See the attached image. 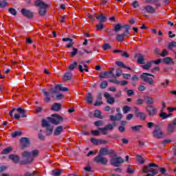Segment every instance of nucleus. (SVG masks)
<instances>
[{
	"label": "nucleus",
	"mask_w": 176,
	"mask_h": 176,
	"mask_svg": "<svg viewBox=\"0 0 176 176\" xmlns=\"http://www.w3.org/2000/svg\"><path fill=\"white\" fill-rule=\"evenodd\" d=\"M6 6H8L6 0L0 1V8H6Z\"/></svg>",
	"instance_id": "obj_48"
},
{
	"label": "nucleus",
	"mask_w": 176,
	"mask_h": 176,
	"mask_svg": "<svg viewBox=\"0 0 176 176\" xmlns=\"http://www.w3.org/2000/svg\"><path fill=\"white\" fill-rule=\"evenodd\" d=\"M78 54V49L73 47V51L70 53L71 57H75Z\"/></svg>",
	"instance_id": "obj_49"
},
{
	"label": "nucleus",
	"mask_w": 176,
	"mask_h": 176,
	"mask_svg": "<svg viewBox=\"0 0 176 176\" xmlns=\"http://www.w3.org/2000/svg\"><path fill=\"white\" fill-rule=\"evenodd\" d=\"M16 112L18 113H20V115H21V118H27V111H25V109H22L21 107H18L16 109Z\"/></svg>",
	"instance_id": "obj_23"
},
{
	"label": "nucleus",
	"mask_w": 176,
	"mask_h": 176,
	"mask_svg": "<svg viewBox=\"0 0 176 176\" xmlns=\"http://www.w3.org/2000/svg\"><path fill=\"white\" fill-rule=\"evenodd\" d=\"M109 82L111 83H115V85H120V81L118 80L116 78L110 79Z\"/></svg>",
	"instance_id": "obj_55"
},
{
	"label": "nucleus",
	"mask_w": 176,
	"mask_h": 176,
	"mask_svg": "<svg viewBox=\"0 0 176 176\" xmlns=\"http://www.w3.org/2000/svg\"><path fill=\"white\" fill-rule=\"evenodd\" d=\"M34 5L35 6L38 7V12L39 16H46L47 10V8H49L48 4H47L42 0H36L34 2Z\"/></svg>",
	"instance_id": "obj_2"
},
{
	"label": "nucleus",
	"mask_w": 176,
	"mask_h": 176,
	"mask_svg": "<svg viewBox=\"0 0 176 176\" xmlns=\"http://www.w3.org/2000/svg\"><path fill=\"white\" fill-rule=\"evenodd\" d=\"M118 124L115 122H113V124H109L106 125L104 127H106L107 130H113V126H116Z\"/></svg>",
	"instance_id": "obj_34"
},
{
	"label": "nucleus",
	"mask_w": 176,
	"mask_h": 176,
	"mask_svg": "<svg viewBox=\"0 0 176 176\" xmlns=\"http://www.w3.org/2000/svg\"><path fill=\"white\" fill-rule=\"evenodd\" d=\"M71 78H72V73L67 72L65 74V75L63 76V80H65V81L70 80Z\"/></svg>",
	"instance_id": "obj_30"
},
{
	"label": "nucleus",
	"mask_w": 176,
	"mask_h": 176,
	"mask_svg": "<svg viewBox=\"0 0 176 176\" xmlns=\"http://www.w3.org/2000/svg\"><path fill=\"white\" fill-rule=\"evenodd\" d=\"M104 97L107 100V104H109L110 105H112V104H114L115 102V98L112 97V96L110 95L109 93L105 92L104 94Z\"/></svg>",
	"instance_id": "obj_13"
},
{
	"label": "nucleus",
	"mask_w": 176,
	"mask_h": 176,
	"mask_svg": "<svg viewBox=\"0 0 176 176\" xmlns=\"http://www.w3.org/2000/svg\"><path fill=\"white\" fill-rule=\"evenodd\" d=\"M58 91H68V88L62 87L61 85H57L54 88H51L50 92L52 94H57Z\"/></svg>",
	"instance_id": "obj_6"
},
{
	"label": "nucleus",
	"mask_w": 176,
	"mask_h": 176,
	"mask_svg": "<svg viewBox=\"0 0 176 176\" xmlns=\"http://www.w3.org/2000/svg\"><path fill=\"white\" fill-rule=\"evenodd\" d=\"M13 138H16V137H19V135H21V131H15L12 134Z\"/></svg>",
	"instance_id": "obj_54"
},
{
	"label": "nucleus",
	"mask_w": 176,
	"mask_h": 176,
	"mask_svg": "<svg viewBox=\"0 0 176 176\" xmlns=\"http://www.w3.org/2000/svg\"><path fill=\"white\" fill-rule=\"evenodd\" d=\"M60 109H61V104H60V103H54L52 106V110L54 111L55 112H58V111H60Z\"/></svg>",
	"instance_id": "obj_27"
},
{
	"label": "nucleus",
	"mask_w": 176,
	"mask_h": 176,
	"mask_svg": "<svg viewBox=\"0 0 176 176\" xmlns=\"http://www.w3.org/2000/svg\"><path fill=\"white\" fill-rule=\"evenodd\" d=\"M116 64L118 67H122V68H125V69H129V71H131V68L129 66L125 65L122 62L116 61Z\"/></svg>",
	"instance_id": "obj_28"
},
{
	"label": "nucleus",
	"mask_w": 176,
	"mask_h": 176,
	"mask_svg": "<svg viewBox=\"0 0 176 176\" xmlns=\"http://www.w3.org/2000/svg\"><path fill=\"white\" fill-rule=\"evenodd\" d=\"M124 38H126V36H124L123 34H117L116 41H118V42H122V41H123Z\"/></svg>",
	"instance_id": "obj_39"
},
{
	"label": "nucleus",
	"mask_w": 176,
	"mask_h": 176,
	"mask_svg": "<svg viewBox=\"0 0 176 176\" xmlns=\"http://www.w3.org/2000/svg\"><path fill=\"white\" fill-rule=\"evenodd\" d=\"M102 124H104V121L102 120H98L94 122V125L96 126V127L102 126Z\"/></svg>",
	"instance_id": "obj_53"
},
{
	"label": "nucleus",
	"mask_w": 176,
	"mask_h": 176,
	"mask_svg": "<svg viewBox=\"0 0 176 176\" xmlns=\"http://www.w3.org/2000/svg\"><path fill=\"white\" fill-rule=\"evenodd\" d=\"M154 137L156 138H163V132L159 125H156L155 129L153 131Z\"/></svg>",
	"instance_id": "obj_10"
},
{
	"label": "nucleus",
	"mask_w": 176,
	"mask_h": 176,
	"mask_svg": "<svg viewBox=\"0 0 176 176\" xmlns=\"http://www.w3.org/2000/svg\"><path fill=\"white\" fill-rule=\"evenodd\" d=\"M153 74H149V73H142L140 76V79L143 80V82H145L146 83H148V85H153L155 83V81L153 80Z\"/></svg>",
	"instance_id": "obj_3"
},
{
	"label": "nucleus",
	"mask_w": 176,
	"mask_h": 176,
	"mask_svg": "<svg viewBox=\"0 0 176 176\" xmlns=\"http://www.w3.org/2000/svg\"><path fill=\"white\" fill-rule=\"evenodd\" d=\"M174 130H175V126H174V125L169 124L168 126V133H174Z\"/></svg>",
	"instance_id": "obj_36"
},
{
	"label": "nucleus",
	"mask_w": 176,
	"mask_h": 176,
	"mask_svg": "<svg viewBox=\"0 0 176 176\" xmlns=\"http://www.w3.org/2000/svg\"><path fill=\"white\" fill-rule=\"evenodd\" d=\"M76 67H78V63L74 62L73 64H72L69 66V71H74V69H75V68H76Z\"/></svg>",
	"instance_id": "obj_46"
},
{
	"label": "nucleus",
	"mask_w": 176,
	"mask_h": 176,
	"mask_svg": "<svg viewBox=\"0 0 176 176\" xmlns=\"http://www.w3.org/2000/svg\"><path fill=\"white\" fill-rule=\"evenodd\" d=\"M171 116V114H167L164 113V111H162V113L160 114V118H162V119H167V118H170Z\"/></svg>",
	"instance_id": "obj_35"
},
{
	"label": "nucleus",
	"mask_w": 176,
	"mask_h": 176,
	"mask_svg": "<svg viewBox=\"0 0 176 176\" xmlns=\"http://www.w3.org/2000/svg\"><path fill=\"white\" fill-rule=\"evenodd\" d=\"M151 66L152 62L150 60L146 65H142V68H143V69H149V68H151Z\"/></svg>",
	"instance_id": "obj_40"
},
{
	"label": "nucleus",
	"mask_w": 176,
	"mask_h": 176,
	"mask_svg": "<svg viewBox=\"0 0 176 176\" xmlns=\"http://www.w3.org/2000/svg\"><path fill=\"white\" fill-rule=\"evenodd\" d=\"M142 173H151V174H157V170L151 168L150 166H146L142 170Z\"/></svg>",
	"instance_id": "obj_20"
},
{
	"label": "nucleus",
	"mask_w": 176,
	"mask_h": 176,
	"mask_svg": "<svg viewBox=\"0 0 176 176\" xmlns=\"http://www.w3.org/2000/svg\"><path fill=\"white\" fill-rule=\"evenodd\" d=\"M146 111L149 116H155V114L156 113V112H157L156 108H155V107L152 105L147 106Z\"/></svg>",
	"instance_id": "obj_14"
},
{
	"label": "nucleus",
	"mask_w": 176,
	"mask_h": 176,
	"mask_svg": "<svg viewBox=\"0 0 176 176\" xmlns=\"http://www.w3.org/2000/svg\"><path fill=\"white\" fill-rule=\"evenodd\" d=\"M96 19L100 23H107L108 21V16L104 15V13H100L98 15H96Z\"/></svg>",
	"instance_id": "obj_11"
},
{
	"label": "nucleus",
	"mask_w": 176,
	"mask_h": 176,
	"mask_svg": "<svg viewBox=\"0 0 176 176\" xmlns=\"http://www.w3.org/2000/svg\"><path fill=\"white\" fill-rule=\"evenodd\" d=\"M138 63L139 64H145V61L144 60V56L142 54H138Z\"/></svg>",
	"instance_id": "obj_31"
},
{
	"label": "nucleus",
	"mask_w": 176,
	"mask_h": 176,
	"mask_svg": "<svg viewBox=\"0 0 176 176\" xmlns=\"http://www.w3.org/2000/svg\"><path fill=\"white\" fill-rule=\"evenodd\" d=\"M135 111L136 112V116L140 119V120H145V119H146V114H145V113L138 112V108L137 107H135Z\"/></svg>",
	"instance_id": "obj_19"
},
{
	"label": "nucleus",
	"mask_w": 176,
	"mask_h": 176,
	"mask_svg": "<svg viewBox=\"0 0 176 176\" xmlns=\"http://www.w3.org/2000/svg\"><path fill=\"white\" fill-rule=\"evenodd\" d=\"M146 12L147 13H155L156 12V9L153 8L152 6H146L144 7V9L141 10L142 14L144 15L145 17H148L147 14H145L144 12Z\"/></svg>",
	"instance_id": "obj_8"
},
{
	"label": "nucleus",
	"mask_w": 176,
	"mask_h": 176,
	"mask_svg": "<svg viewBox=\"0 0 176 176\" xmlns=\"http://www.w3.org/2000/svg\"><path fill=\"white\" fill-rule=\"evenodd\" d=\"M39 154V151L38 150H33L31 152L28 151H23L22 153V157L25 159V160H21L20 162V164L25 165L30 164V163H32L34 162V157H36Z\"/></svg>",
	"instance_id": "obj_1"
},
{
	"label": "nucleus",
	"mask_w": 176,
	"mask_h": 176,
	"mask_svg": "<svg viewBox=\"0 0 176 176\" xmlns=\"http://www.w3.org/2000/svg\"><path fill=\"white\" fill-rule=\"evenodd\" d=\"M163 63L164 64H166L167 65H170V64H175L174 63V60H173V58H170V57H166L164 58L163 60Z\"/></svg>",
	"instance_id": "obj_26"
},
{
	"label": "nucleus",
	"mask_w": 176,
	"mask_h": 176,
	"mask_svg": "<svg viewBox=\"0 0 176 176\" xmlns=\"http://www.w3.org/2000/svg\"><path fill=\"white\" fill-rule=\"evenodd\" d=\"M168 49L169 50H173V47H176V42L175 41H172L168 45Z\"/></svg>",
	"instance_id": "obj_45"
},
{
	"label": "nucleus",
	"mask_w": 176,
	"mask_h": 176,
	"mask_svg": "<svg viewBox=\"0 0 176 176\" xmlns=\"http://www.w3.org/2000/svg\"><path fill=\"white\" fill-rule=\"evenodd\" d=\"M91 142L94 144V145H99L100 140L92 138H91Z\"/></svg>",
	"instance_id": "obj_47"
},
{
	"label": "nucleus",
	"mask_w": 176,
	"mask_h": 176,
	"mask_svg": "<svg viewBox=\"0 0 176 176\" xmlns=\"http://www.w3.org/2000/svg\"><path fill=\"white\" fill-rule=\"evenodd\" d=\"M95 118H98V119H104V117L101 116V111L100 110H96L94 113Z\"/></svg>",
	"instance_id": "obj_32"
},
{
	"label": "nucleus",
	"mask_w": 176,
	"mask_h": 176,
	"mask_svg": "<svg viewBox=\"0 0 176 176\" xmlns=\"http://www.w3.org/2000/svg\"><path fill=\"white\" fill-rule=\"evenodd\" d=\"M53 133V129L50 126L47 127V135H50Z\"/></svg>",
	"instance_id": "obj_60"
},
{
	"label": "nucleus",
	"mask_w": 176,
	"mask_h": 176,
	"mask_svg": "<svg viewBox=\"0 0 176 176\" xmlns=\"http://www.w3.org/2000/svg\"><path fill=\"white\" fill-rule=\"evenodd\" d=\"M122 30L124 31V32L122 33L124 36H128V35H130V30H131V27H130V25L127 24L123 25Z\"/></svg>",
	"instance_id": "obj_18"
},
{
	"label": "nucleus",
	"mask_w": 176,
	"mask_h": 176,
	"mask_svg": "<svg viewBox=\"0 0 176 176\" xmlns=\"http://www.w3.org/2000/svg\"><path fill=\"white\" fill-rule=\"evenodd\" d=\"M63 131H64V126L60 125L56 127V129L54 131V135H60V134H61Z\"/></svg>",
	"instance_id": "obj_21"
},
{
	"label": "nucleus",
	"mask_w": 176,
	"mask_h": 176,
	"mask_svg": "<svg viewBox=\"0 0 176 176\" xmlns=\"http://www.w3.org/2000/svg\"><path fill=\"white\" fill-rule=\"evenodd\" d=\"M133 131H140L142 129V125H136L131 127Z\"/></svg>",
	"instance_id": "obj_38"
},
{
	"label": "nucleus",
	"mask_w": 176,
	"mask_h": 176,
	"mask_svg": "<svg viewBox=\"0 0 176 176\" xmlns=\"http://www.w3.org/2000/svg\"><path fill=\"white\" fill-rule=\"evenodd\" d=\"M112 151L108 149L107 147H102L99 151V155L101 156H105L107 155H111Z\"/></svg>",
	"instance_id": "obj_12"
},
{
	"label": "nucleus",
	"mask_w": 176,
	"mask_h": 176,
	"mask_svg": "<svg viewBox=\"0 0 176 176\" xmlns=\"http://www.w3.org/2000/svg\"><path fill=\"white\" fill-rule=\"evenodd\" d=\"M60 174H61V171L57 169L52 170V175L54 176H59Z\"/></svg>",
	"instance_id": "obj_50"
},
{
	"label": "nucleus",
	"mask_w": 176,
	"mask_h": 176,
	"mask_svg": "<svg viewBox=\"0 0 176 176\" xmlns=\"http://www.w3.org/2000/svg\"><path fill=\"white\" fill-rule=\"evenodd\" d=\"M130 111H131V107H130L129 106H124V107L122 109L123 113H124V114L129 113V112H130Z\"/></svg>",
	"instance_id": "obj_42"
},
{
	"label": "nucleus",
	"mask_w": 176,
	"mask_h": 176,
	"mask_svg": "<svg viewBox=\"0 0 176 176\" xmlns=\"http://www.w3.org/2000/svg\"><path fill=\"white\" fill-rule=\"evenodd\" d=\"M122 77H123L124 79H130V78H131V74H122Z\"/></svg>",
	"instance_id": "obj_62"
},
{
	"label": "nucleus",
	"mask_w": 176,
	"mask_h": 176,
	"mask_svg": "<svg viewBox=\"0 0 176 176\" xmlns=\"http://www.w3.org/2000/svg\"><path fill=\"white\" fill-rule=\"evenodd\" d=\"M78 69L80 72H89V69H87V65L86 64L85 61L80 62V65H78Z\"/></svg>",
	"instance_id": "obj_15"
},
{
	"label": "nucleus",
	"mask_w": 176,
	"mask_h": 176,
	"mask_svg": "<svg viewBox=\"0 0 176 176\" xmlns=\"http://www.w3.org/2000/svg\"><path fill=\"white\" fill-rule=\"evenodd\" d=\"M52 118L49 117L47 120L50 123H52V124H60V123H61V122L63 120V117L58 116V114H52Z\"/></svg>",
	"instance_id": "obj_4"
},
{
	"label": "nucleus",
	"mask_w": 176,
	"mask_h": 176,
	"mask_svg": "<svg viewBox=\"0 0 176 176\" xmlns=\"http://www.w3.org/2000/svg\"><path fill=\"white\" fill-rule=\"evenodd\" d=\"M91 134H93V135L97 136L98 135V134H100V130H95V131H91Z\"/></svg>",
	"instance_id": "obj_63"
},
{
	"label": "nucleus",
	"mask_w": 176,
	"mask_h": 176,
	"mask_svg": "<svg viewBox=\"0 0 176 176\" xmlns=\"http://www.w3.org/2000/svg\"><path fill=\"white\" fill-rule=\"evenodd\" d=\"M123 118V115H122V113H118L116 115V120H120V119H122Z\"/></svg>",
	"instance_id": "obj_58"
},
{
	"label": "nucleus",
	"mask_w": 176,
	"mask_h": 176,
	"mask_svg": "<svg viewBox=\"0 0 176 176\" xmlns=\"http://www.w3.org/2000/svg\"><path fill=\"white\" fill-rule=\"evenodd\" d=\"M86 100L89 104H93V96H91V94H88Z\"/></svg>",
	"instance_id": "obj_43"
},
{
	"label": "nucleus",
	"mask_w": 176,
	"mask_h": 176,
	"mask_svg": "<svg viewBox=\"0 0 176 176\" xmlns=\"http://www.w3.org/2000/svg\"><path fill=\"white\" fill-rule=\"evenodd\" d=\"M21 12L25 17L28 19H32L34 17V12H31L30 10H27L25 8H22L21 10Z\"/></svg>",
	"instance_id": "obj_9"
},
{
	"label": "nucleus",
	"mask_w": 176,
	"mask_h": 176,
	"mask_svg": "<svg viewBox=\"0 0 176 176\" xmlns=\"http://www.w3.org/2000/svg\"><path fill=\"white\" fill-rule=\"evenodd\" d=\"M12 151H13V147L9 146L1 151V155H8Z\"/></svg>",
	"instance_id": "obj_29"
},
{
	"label": "nucleus",
	"mask_w": 176,
	"mask_h": 176,
	"mask_svg": "<svg viewBox=\"0 0 176 176\" xmlns=\"http://www.w3.org/2000/svg\"><path fill=\"white\" fill-rule=\"evenodd\" d=\"M109 21L113 22V23H116L118 22V21L116 20V17H115L114 16L109 17Z\"/></svg>",
	"instance_id": "obj_64"
},
{
	"label": "nucleus",
	"mask_w": 176,
	"mask_h": 176,
	"mask_svg": "<svg viewBox=\"0 0 176 176\" xmlns=\"http://www.w3.org/2000/svg\"><path fill=\"white\" fill-rule=\"evenodd\" d=\"M68 20V17H67L66 16H62L60 17V23H65L66 21H67Z\"/></svg>",
	"instance_id": "obj_61"
},
{
	"label": "nucleus",
	"mask_w": 176,
	"mask_h": 176,
	"mask_svg": "<svg viewBox=\"0 0 176 176\" xmlns=\"http://www.w3.org/2000/svg\"><path fill=\"white\" fill-rule=\"evenodd\" d=\"M8 12L10 14H12V16H16L17 15V10L13 8H10L8 9Z\"/></svg>",
	"instance_id": "obj_37"
},
{
	"label": "nucleus",
	"mask_w": 176,
	"mask_h": 176,
	"mask_svg": "<svg viewBox=\"0 0 176 176\" xmlns=\"http://www.w3.org/2000/svg\"><path fill=\"white\" fill-rule=\"evenodd\" d=\"M108 87V81L103 80L100 82V89H107Z\"/></svg>",
	"instance_id": "obj_41"
},
{
	"label": "nucleus",
	"mask_w": 176,
	"mask_h": 176,
	"mask_svg": "<svg viewBox=\"0 0 176 176\" xmlns=\"http://www.w3.org/2000/svg\"><path fill=\"white\" fill-rule=\"evenodd\" d=\"M168 54V52H167V50H163L160 56L161 57H166V56H167Z\"/></svg>",
	"instance_id": "obj_57"
},
{
	"label": "nucleus",
	"mask_w": 176,
	"mask_h": 176,
	"mask_svg": "<svg viewBox=\"0 0 176 176\" xmlns=\"http://www.w3.org/2000/svg\"><path fill=\"white\" fill-rule=\"evenodd\" d=\"M20 142L22 148H27L30 146V140L27 138H21Z\"/></svg>",
	"instance_id": "obj_16"
},
{
	"label": "nucleus",
	"mask_w": 176,
	"mask_h": 176,
	"mask_svg": "<svg viewBox=\"0 0 176 176\" xmlns=\"http://www.w3.org/2000/svg\"><path fill=\"white\" fill-rule=\"evenodd\" d=\"M112 47H111V45L108 43H104L102 46L103 50H108L109 49H111Z\"/></svg>",
	"instance_id": "obj_51"
},
{
	"label": "nucleus",
	"mask_w": 176,
	"mask_h": 176,
	"mask_svg": "<svg viewBox=\"0 0 176 176\" xmlns=\"http://www.w3.org/2000/svg\"><path fill=\"white\" fill-rule=\"evenodd\" d=\"M123 29V25L120 23H117L113 25V30L115 32H120Z\"/></svg>",
	"instance_id": "obj_24"
},
{
	"label": "nucleus",
	"mask_w": 176,
	"mask_h": 176,
	"mask_svg": "<svg viewBox=\"0 0 176 176\" xmlns=\"http://www.w3.org/2000/svg\"><path fill=\"white\" fill-rule=\"evenodd\" d=\"M98 130H99V131L102 132V134L103 135H106L107 131H108L105 126L104 128H98Z\"/></svg>",
	"instance_id": "obj_52"
},
{
	"label": "nucleus",
	"mask_w": 176,
	"mask_h": 176,
	"mask_svg": "<svg viewBox=\"0 0 176 176\" xmlns=\"http://www.w3.org/2000/svg\"><path fill=\"white\" fill-rule=\"evenodd\" d=\"M123 162H124V160H123V158L121 157H114L110 160L111 165L113 166V167H120Z\"/></svg>",
	"instance_id": "obj_5"
},
{
	"label": "nucleus",
	"mask_w": 176,
	"mask_h": 176,
	"mask_svg": "<svg viewBox=\"0 0 176 176\" xmlns=\"http://www.w3.org/2000/svg\"><path fill=\"white\" fill-rule=\"evenodd\" d=\"M8 158L10 159V160H12V162L15 164L19 163L20 164V162H21L20 161V157L17 155L10 154Z\"/></svg>",
	"instance_id": "obj_17"
},
{
	"label": "nucleus",
	"mask_w": 176,
	"mask_h": 176,
	"mask_svg": "<svg viewBox=\"0 0 176 176\" xmlns=\"http://www.w3.org/2000/svg\"><path fill=\"white\" fill-rule=\"evenodd\" d=\"M42 91L43 93V94L45 96L46 98H44V101L45 102H50V100H52V98H50V92H47L46 91V89H43Z\"/></svg>",
	"instance_id": "obj_22"
},
{
	"label": "nucleus",
	"mask_w": 176,
	"mask_h": 176,
	"mask_svg": "<svg viewBox=\"0 0 176 176\" xmlns=\"http://www.w3.org/2000/svg\"><path fill=\"white\" fill-rule=\"evenodd\" d=\"M137 160L139 162L140 164H144L145 163V160L141 155H137Z\"/></svg>",
	"instance_id": "obj_44"
},
{
	"label": "nucleus",
	"mask_w": 176,
	"mask_h": 176,
	"mask_svg": "<svg viewBox=\"0 0 176 176\" xmlns=\"http://www.w3.org/2000/svg\"><path fill=\"white\" fill-rule=\"evenodd\" d=\"M144 102H145V104H147L148 105H152V104H153V102H155V100L153 99V98H152L151 96H146L144 98Z\"/></svg>",
	"instance_id": "obj_25"
},
{
	"label": "nucleus",
	"mask_w": 176,
	"mask_h": 176,
	"mask_svg": "<svg viewBox=\"0 0 176 176\" xmlns=\"http://www.w3.org/2000/svg\"><path fill=\"white\" fill-rule=\"evenodd\" d=\"M95 163H98V164L105 165L108 163V159L102 157V155L98 154V156L94 158Z\"/></svg>",
	"instance_id": "obj_7"
},
{
	"label": "nucleus",
	"mask_w": 176,
	"mask_h": 176,
	"mask_svg": "<svg viewBox=\"0 0 176 176\" xmlns=\"http://www.w3.org/2000/svg\"><path fill=\"white\" fill-rule=\"evenodd\" d=\"M105 79L108 78H113L115 75L112 73V71L110 72H105L104 73Z\"/></svg>",
	"instance_id": "obj_33"
},
{
	"label": "nucleus",
	"mask_w": 176,
	"mask_h": 176,
	"mask_svg": "<svg viewBox=\"0 0 176 176\" xmlns=\"http://www.w3.org/2000/svg\"><path fill=\"white\" fill-rule=\"evenodd\" d=\"M104 24L102 23H99L96 25V30H98V31H101V30H102L104 28Z\"/></svg>",
	"instance_id": "obj_56"
},
{
	"label": "nucleus",
	"mask_w": 176,
	"mask_h": 176,
	"mask_svg": "<svg viewBox=\"0 0 176 176\" xmlns=\"http://www.w3.org/2000/svg\"><path fill=\"white\" fill-rule=\"evenodd\" d=\"M42 126L43 127H49V122L46 120H43Z\"/></svg>",
	"instance_id": "obj_59"
}]
</instances>
